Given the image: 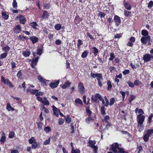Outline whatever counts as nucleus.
Instances as JSON below:
<instances>
[{
	"label": "nucleus",
	"mask_w": 153,
	"mask_h": 153,
	"mask_svg": "<svg viewBox=\"0 0 153 153\" xmlns=\"http://www.w3.org/2000/svg\"><path fill=\"white\" fill-rule=\"evenodd\" d=\"M109 71L111 73H113L114 71H117V70L115 67L112 66H110L109 68Z\"/></svg>",
	"instance_id": "nucleus-40"
},
{
	"label": "nucleus",
	"mask_w": 153,
	"mask_h": 153,
	"mask_svg": "<svg viewBox=\"0 0 153 153\" xmlns=\"http://www.w3.org/2000/svg\"><path fill=\"white\" fill-rule=\"evenodd\" d=\"M11 65V68L12 69H14L16 67V64L15 62L12 61L10 63Z\"/></svg>",
	"instance_id": "nucleus-41"
},
{
	"label": "nucleus",
	"mask_w": 153,
	"mask_h": 153,
	"mask_svg": "<svg viewBox=\"0 0 153 153\" xmlns=\"http://www.w3.org/2000/svg\"><path fill=\"white\" fill-rule=\"evenodd\" d=\"M107 90L110 91L112 88V85H111V82L110 80H109L107 82Z\"/></svg>",
	"instance_id": "nucleus-26"
},
{
	"label": "nucleus",
	"mask_w": 153,
	"mask_h": 153,
	"mask_svg": "<svg viewBox=\"0 0 153 153\" xmlns=\"http://www.w3.org/2000/svg\"><path fill=\"white\" fill-rule=\"evenodd\" d=\"M64 119L62 118H59V125H62L64 123Z\"/></svg>",
	"instance_id": "nucleus-59"
},
{
	"label": "nucleus",
	"mask_w": 153,
	"mask_h": 153,
	"mask_svg": "<svg viewBox=\"0 0 153 153\" xmlns=\"http://www.w3.org/2000/svg\"><path fill=\"white\" fill-rule=\"evenodd\" d=\"M82 44L83 43L82 41L80 39H78V42L77 45L78 48H79L80 46L82 45Z\"/></svg>",
	"instance_id": "nucleus-53"
},
{
	"label": "nucleus",
	"mask_w": 153,
	"mask_h": 153,
	"mask_svg": "<svg viewBox=\"0 0 153 153\" xmlns=\"http://www.w3.org/2000/svg\"><path fill=\"white\" fill-rule=\"evenodd\" d=\"M146 133L150 137L153 134V129H148L146 131Z\"/></svg>",
	"instance_id": "nucleus-35"
},
{
	"label": "nucleus",
	"mask_w": 153,
	"mask_h": 153,
	"mask_svg": "<svg viewBox=\"0 0 153 153\" xmlns=\"http://www.w3.org/2000/svg\"><path fill=\"white\" fill-rule=\"evenodd\" d=\"M49 13L47 11H45L43 13L42 15V18L43 19H47L48 18V16H49Z\"/></svg>",
	"instance_id": "nucleus-32"
},
{
	"label": "nucleus",
	"mask_w": 153,
	"mask_h": 153,
	"mask_svg": "<svg viewBox=\"0 0 153 153\" xmlns=\"http://www.w3.org/2000/svg\"><path fill=\"white\" fill-rule=\"evenodd\" d=\"M22 76L23 74L22 72V70H20L18 72L17 76L19 79H22Z\"/></svg>",
	"instance_id": "nucleus-29"
},
{
	"label": "nucleus",
	"mask_w": 153,
	"mask_h": 153,
	"mask_svg": "<svg viewBox=\"0 0 153 153\" xmlns=\"http://www.w3.org/2000/svg\"><path fill=\"white\" fill-rule=\"evenodd\" d=\"M65 121L67 123H70L71 121V119L69 115H67L66 117L65 118Z\"/></svg>",
	"instance_id": "nucleus-39"
},
{
	"label": "nucleus",
	"mask_w": 153,
	"mask_h": 153,
	"mask_svg": "<svg viewBox=\"0 0 153 153\" xmlns=\"http://www.w3.org/2000/svg\"><path fill=\"white\" fill-rule=\"evenodd\" d=\"M51 140V138L50 137H49L48 139L46 140L43 143V144L44 145H46L49 144L50 143V140Z\"/></svg>",
	"instance_id": "nucleus-52"
},
{
	"label": "nucleus",
	"mask_w": 153,
	"mask_h": 153,
	"mask_svg": "<svg viewBox=\"0 0 153 153\" xmlns=\"http://www.w3.org/2000/svg\"><path fill=\"white\" fill-rule=\"evenodd\" d=\"M36 142V140L34 137H32L30 139L28 140V142L30 144Z\"/></svg>",
	"instance_id": "nucleus-37"
},
{
	"label": "nucleus",
	"mask_w": 153,
	"mask_h": 153,
	"mask_svg": "<svg viewBox=\"0 0 153 153\" xmlns=\"http://www.w3.org/2000/svg\"><path fill=\"white\" fill-rule=\"evenodd\" d=\"M153 117V114H151L148 118V119L147 120V123L148 124H150L152 122V118Z\"/></svg>",
	"instance_id": "nucleus-33"
},
{
	"label": "nucleus",
	"mask_w": 153,
	"mask_h": 153,
	"mask_svg": "<svg viewBox=\"0 0 153 153\" xmlns=\"http://www.w3.org/2000/svg\"><path fill=\"white\" fill-rule=\"evenodd\" d=\"M110 57L109 59L110 61H112L115 58L114 54L113 52H111L109 53Z\"/></svg>",
	"instance_id": "nucleus-42"
},
{
	"label": "nucleus",
	"mask_w": 153,
	"mask_h": 153,
	"mask_svg": "<svg viewBox=\"0 0 153 153\" xmlns=\"http://www.w3.org/2000/svg\"><path fill=\"white\" fill-rule=\"evenodd\" d=\"M149 136L146 133L143 136V139L145 142H147L149 139Z\"/></svg>",
	"instance_id": "nucleus-34"
},
{
	"label": "nucleus",
	"mask_w": 153,
	"mask_h": 153,
	"mask_svg": "<svg viewBox=\"0 0 153 153\" xmlns=\"http://www.w3.org/2000/svg\"><path fill=\"white\" fill-rule=\"evenodd\" d=\"M123 6L126 9L128 10H130L131 9V6L127 3H123Z\"/></svg>",
	"instance_id": "nucleus-28"
},
{
	"label": "nucleus",
	"mask_w": 153,
	"mask_h": 153,
	"mask_svg": "<svg viewBox=\"0 0 153 153\" xmlns=\"http://www.w3.org/2000/svg\"><path fill=\"white\" fill-rule=\"evenodd\" d=\"M42 50L41 49L38 48L37 50L36 53L38 55H40L42 53Z\"/></svg>",
	"instance_id": "nucleus-64"
},
{
	"label": "nucleus",
	"mask_w": 153,
	"mask_h": 153,
	"mask_svg": "<svg viewBox=\"0 0 153 153\" xmlns=\"http://www.w3.org/2000/svg\"><path fill=\"white\" fill-rule=\"evenodd\" d=\"M105 107L104 106H102L100 109L101 114L102 115H105L106 114Z\"/></svg>",
	"instance_id": "nucleus-36"
},
{
	"label": "nucleus",
	"mask_w": 153,
	"mask_h": 153,
	"mask_svg": "<svg viewBox=\"0 0 153 153\" xmlns=\"http://www.w3.org/2000/svg\"><path fill=\"white\" fill-rule=\"evenodd\" d=\"M39 91V90L36 89H30V92L33 95H34L36 94V93H37V92Z\"/></svg>",
	"instance_id": "nucleus-48"
},
{
	"label": "nucleus",
	"mask_w": 153,
	"mask_h": 153,
	"mask_svg": "<svg viewBox=\"0 0 153 153\" xmlns=\"http://www.w3.org/2000/svg\"><path fill=\"white\" fill-rule=\"evenodd\" d=\"M6 140V137L4 133L2 134L0 140V142L2 143H4Z\"/></svg>",
	"instance_id": "nucleus-31"
},
{
	"label": "nucleus",
	"mask_w": 153,
	"mask_h": 153,
	"mask_svg": "<svg viewBox=\"0 0 153 153\" xmlns=\"http://www.w3.org/2000/svg\"><path fill=\"white\" fill-rule=\"evenodd\" d=\"M44 92L41 91H38L35 94L36 97L39 96H42L44 95Z\"/></svg>",
	"instance_id": "nucleus-54"
},
{
	"label": "nucleus",
	"mask_w": 153,
	"mask_h": 153,
	"mask_svg": "<svg viewBox=\"0 0 153 153\" xmlns=\"http://www.w3.org/2000/svg\"><path fill=\"white\" fill-rule=\"evenodd\" d=\"M115 23V25L117 27L120 24L121 20H114Z\"/></svg>",
	"instance_id": "nucleus-57"
},
{
	"label": "nucleus",
	"mask_w": 153,
	"mask_h": 153,
	"mask_svg": "<svg viewBox=\"0 0 153 153\" xmlns=\"http://www.w3.org/2000/svg\"><path fill=\"white\" fill-rule=\"evenodd\" d=\"M12 107L11 106L10 104V102H8L7 104V110L9 111H11V108Z\"/></svg>",
	"instance_id": "nucleus-62"
},
{
	"label": "nucleus",
	"mask_w": 153,
	"mask_h": 153,
	"mask_svg": "<svg viewBox=\"0 0 153 153\" xmlns=\"http://www.w3.org/2000/svg\"><path fill=\"white\" fill-rule=\"evenodd\" d=\"M120 93L122 95L123 98V101L126 96V93L124 91H120Z\"/></svg>",
	"instance_id": "nucleus-58"
},
{
	"label": "nucleus",
	"mask_w": 153,
	"mask_h": 153,
	"mask_svg": "<svg viewBox=\"0 0 153 153\" xmlns=\"http://www.w3.org/2000/svg\"><path fill=\"white\" fill-rule=\"evenodd\" d=\"M134 85L138 86L142 84V82L139 80H136L134 81Z\"/></svg>",
	"instance_id": "nucleus-45"
},
{
	"label": "nucleus",
	"mask_w": 153,
	"mask_h": 153,
	"mask_svg": "<svg viewBox=\"0 0 153 153\" xmlns=\"http://www.w3.org/2000/svg\"><path fill=\"white\" fill-rule=\"evenodd\" d=\"M21 30L20 26L19 25L15 26L13 28V32L16 34L19 33Z\"/></svg>",
	"instance_id": "nucleus-11"
},
{
	"label": "nucleus",
	"mask_w": 153,
	"mask_h": 153,
	"mask_svg": "<svg viewBox=\"0 0 153 153\" xmlns=\"http://www.w3.org/2000/svg\"><path fill=\"white\" fill-rule=\"evenodd\" d=\"M138 111V113L139 114H144V112L142 109H139L138 108H137L135 110V112L137 113Z\"/></svg>",
	"instance_id": "nucleus-30"
},
{
	"label": "nucleus",
	"mask_w": 153,
	"mask_h": 153,
	"mask_svg": "<svg viewBox=\"0 0 153 153\" xmlns=\"http://www.w3.org/2000/svg\"><path fill=\"white\" fill-rule=\"evenodd\" d=\"M110 151H112L113 153H128L123 148L120 147V144L116 142L110 145Z\"/></svg>",
	"instance_id": "nucleus-1"
},
{
	"label": "nucleus",
	"mask_w": 153,
	"mask_h": 153,
	"mask_svg": "<svg viewBox=\"0 0 153 153\" xmlns=\"http://www.w3.org/2000/svg\"><path fill=\"white\" fill-rule=\"evenodd\" d=\"M74 102L75 103L79 104L81 105H83L82 101L79 98L76 99Z\"/></svg>",
	"instance_id": "nucleus-27"
},
{
	"label": "nucleus",
	"mask_w": 153,
	"mask_h": 153,
	"mask_svg": "<svg viewBox=\"0 0 153 153\" xmlns=\"http://www.w3.org/2000/svg\"><path fill=\"white\" fill-rule=\"evenodd\" d=\"M70 129L71 130V131H70V132L71 133H73L74 132V127L73 123H71L70 124Z\"/></svg>",
	"instance_id": "nucleus-60"
},
{
	"label": "nucleus",
	"mask_w": 153,
	"mask_h": 153,
	"mask_svg": "<svg viewBox=\"0 0 153 153\" xmlns=\"http://www.w3.org/2000/svg\"><path fill=\"white\" fill-rule=\"evenodd\" d=\"M127 83L128 84V86L131 88H134V83L133 84L131 81L128 80L127 81Z\"/></svg>",
	"instance_id": "nucleus-44"
},
{
	"label": "nucleus",
	"mask_w": 153,
	"mask_h": 153,
	"mask_svg": "<svg viewBox=\"0 0 153 153\" xmlns=\"http://www.w3.org/2000/svg\"><path fill=\"white\" fill-rule=\"evenodd\" d=\"M30 39L31 41L33 44L36 43L39 41L38 38L34 36L30 37Z\"/></svg>",
	"instance_id": "nucleus-15"
},
{
	"label": "nucleus",
	"mask_w": 153,
	"mask_h": 153,
	"mask_svg": "<svg viewBox=\"0 0 153 153\" xmlns=\"http://www.w3.org/2000/svg\"><path fill=\"white\" fill-rule=\"evenodd\" d=\"M130 97L129 98V103L128 104H131V102L135 99V97L133 95H131Z\"/></svg>",
	"instance_id": "nucleus-38"
},
{
	"label": "nucleus",
	"mask_w": 153,
	"mask_h": 153,
	"mask_svg": "<svg viewBox=\"0 0 153 153\" xmlns=\"http://www.w3.org/2000/svg\"><path fill=\"white\" fill-rule=\"evenodd\" d=\"M143 59L144 60V62H146L150 61V54L149 53H146L144 55Z\"/></svg>",
	"instance_id": "nucleus-12"
},
{
	"label": "nucleus",
	"mask_w": 153,
	"mask_h": 153,
	"mask_svg": "<svg viewBox=\"0 0 153 153\" xmlns=\"http://www.w3.org/2000/svg\"><path fill=\"white\" fill-rule=\"evenodd\" d=\"M39 58V57L37 56L35 59H32V63L30 64V65L32 68H35V66L34 64L35 65V66L37 65Z\"/></svg>",
	"instance_id": "nucleus-10"
},
{
	"label": "nucleus",
	"mask_w": 153,
	"mask_h": 153,
	"mask_svg": "<svg viewBox=\"0 0 153 153\" xmlns=\"http://www.w3.org/2000/svg\"><path fill=\"white\" fill-rule=\"evenodd\" d=\"M71 84V83L69 81L67 80L65 82L64 84L62 85V87L63 89H65L68 86H70Z\"/></svg>",
	"instance_id": "nucleus-16"
},
{
	"label": "nucleus",
	"mask_w": 153,
	"mask_h": 153,
	"mask_svg": "<svg viewBox=\"0 0 153 153\" xmlns=\"http://www.w3.org/2000/svg\"><path fill=\"white\" fill-rule=\"evenodd\" d=\"M52 107L54 114L56 117L58 116H59L58 113L59 112H60V110L58 109L54 105H53Z\"/></svg>",
	"instance_id": "nucleus-13"
},
{
	"label": "nucleus",
	"mask_w": 153,
	"mask_h": 153,
	"mask_svg": "<svg viewBox=\"0 0 153 153\" xmlns=\"http://www.w3.org/2000/svg\"><path fill=\"white\" fill-rule=\"evenodd\" d=\"M124 14L126 16L130 17L131 16V12H129L128 11H125L124 12Z\"/></svg>",
	"instance_id": "nucleus-63"
},
{
	"label": "nucleus",
	"mask_w": 153,
	"mask_h": 153,
	"mask_svg": "<svg viewBox=\"0 0 153 153\" xmlns=\"http://www.w3.org/2000/svg\"><path fill=\"white\" fill-rule=\"evenodd\" d=\"M94 120L92 117L90 116L86 118L85 121L86 123H89L90 121L91 120L93 121Z\"/></svg>",
	"instance_id": "nucleus-43"
},
{
	"label": "nucleus",
	"mask_w": 153,
	"mask_h": 153,
	"mask_svg": "<svg viewBox=\"0 0 153 153\" xmlns=\"http://www.w3.org/2000/svg\"><path fill=\"white\" fill-rule=\"evenodd\" d=\"M1 81L2 83L6 84L10 88H13L14 87L13 84L8 79H5L2 76H1Z\"/></svg>",
	"instance_id": "nucleus-5"
},
{
	"label": "nucleus",
	"mask_w": 153,
	"mask_h": 153,
	"mask_svg": "<svg viewBox=\"0 0 153 153\" xmlns=\"http://www.w3.org/2000/svg\"><path fill=\"white\" fill-rule=\"evenodd\" d=\"M137 127L140 131H143L144 128L143 123L144 122L145 116L143 114H139L137 117Z\"/></svg>",
	"instance_id": "nucleus-2"
},
{
	"label": "nucleus",
	"mask_w": 153,
	"mask_h": 153,
	"mask_svg": "<svg viewBox=\"0 0 153 153\" xmlns=\"http://www.w3.org/2000/svg\"><path fill=\"white\" fill-rule=\"evenodd\" d=\"M90 75L93 78H95L97 77L98 84L100 87H101L102 85L101 81V79H102V74L101 73H94L91 72Z\"/></svg>",
	"instance_id": "nucleus-3"
},
{
	"label": "nucleus",
	"mask_w": 153,
	"mask_h": 153,
	"mask_svg": "<svg viewBox=\"0 0 153 153\" xmlns=\"http://www.w3.org/2000/svg\"><path fill=\"white\" fill-rule=\"evenodd\" d=\"M23 56L25 57L29 56L31 54V53L28 50L23 51L22 53Z\"/></svg>",
	"instance_id": "nucleus-18"
},
{
	"label": "nucleus",
	"mask_w": 153,
	"mask_h": 153,
	"mask_svg": "<svg viewBox=\"0 0 153 153\" xmlns=\"http://www.w3.org/2000/svg\"><path fill=\"white\" fill-rule=\"evenodd\" d=\"M13 8L16 9L17 7V4L16 0H13L12 3Z\"/></svg>",
	"instance_id": "nucleus-51"
},
{
	"label": "nucleus",
	"mask_w": 153,
	"mask_h": 153,
	"mask_svg": "<svg viewBox=\"0 0 153 153\" xmlns=\"http://www.w3.org/2000/svg\"><path fill=\"white\" fill-rule=\"evenodd\" d=\"M59 82V80H54L53 82H51L49 84V86L52 88H54L57 87Z\"/></svg>",
	"instance_id": "nucleus-9"
},
{
	"label": "nucleus",
	"mask_w": 153,
	"mask_h": 153,
	"mask_svg": "<svg viewBox=\"0 0 153 153\" xmlns=\"http://www.w3.org/2000/svg\"><path fill=\"white\" fill-rule=\"evenodd\" d=\"M42 103L45 105H49L50 104L48 100L43 101Z\"/></svg>",
	"instance_id": "nucleus-61"
},
{
	"label": "nucleus",
	"mask_w": 153,
	"mask_h": 153,
	"mask_svg": "<svg viewBox=\"0 0 153 153\" xmlns=\"http://www.w3.org/2000/svg\"><path fill=\"white\" fill-rule=\"evenodd\" d=\"M88 52L86 50H85L81 54V56L83 58H85L87 57L88 54Z\"/></svg>",
	"instance_id": "nucleus-22"
},
{
	"label": "nucleus",
	"mask_w": 153,
	"mask_h": 153,
	"mask_svg": "<svg viewBox=\"0 0 153 153\" xmlns=\"http://www.w3.org/2000/svg\"><path fill=\"white\" fill-rule=\"evenodd\" d=\"M10 48L8 46H6L2 48V50L5 51V52L8 53V51L10 50Z\"/></svg>",
	"instance_id": "nucleus-47"
},
{
	"label": "nucleus",
	"mask_w": 153,
	"mask_h": 153,
	"mask_svg": "<svg viewBox=\"0 0 153 153\" xmlns=\"http://www.w3.org/2000/svg\"><path fill=\"white\" fill-rule=\"evenodd\" d=\"M7 53L5 52L2 53L0 56V59H2L5 58L7 55Z\"/></svg>",
	"instance_id": "nucleus-46"
},
{
	"label": "nucleus",
	"mask_w": 153,
	"mask_h": 153,
	"mask_svg": "<svg viewBox=\"0 0 153 153\" xmlns=\"http://www.w3.org/2000/svg\"><path fill=\"white\" fill-rule=\"evenodd\" d=\"M101 95L99 93H96L95 95H92L91 97V101L92 103H98L99 102L98 99L100 100Z\"/></svg>",
	"instance_id": "nucleus-6"
},
{
	"label": "nucleus",
	"mask_w": 153,
	"mask_h": 153,
	"mask_svg": "<svg viewBox=\"0 0 153 153\" xmlns=\"http://www.w3.org/2000/svg\"><path fill=\"white\" fill-rule=\"evenodd\" d=\"M2 15L3 18L4 19H7L8 18V15L5 13H2Z\"/></svg>",
	"instance_id": "nucleus-56"
},
{
	"label": "nucleus",
	"mask_w": 153,
	"mask_h": 153,
	"mask_svg": "<svg viewBox=\"0 0 153 153\" xmlns=\"http://www.w3.org/2000/svg\"><path fill=\"white\" fill-rule=\"evenodd\" d=\"M115 102V100L114 98H112L110 99V100L109 105L110 106L112 105Z\"/></svg>",
	"instance_id": "nucleus-55"
},
{
	"label": "nucleus",
	"mask_w": 153,
	"mask_h": 153,
	"mask_svg": "<svg viewBox=\"0 0 153 153\" xmlns=\"http://www.w3.org/2000/svg\"><path fill=\"white\" fill-rule=\"evenodd\" d=\"M39 143L36 141L32 145L31 148L33 149H36L37 147L40 146Z\"/></svg>",
	"instance_id": "nucleus-24"
},
{
	"label": "nucleus",
	"mask_w": 153,
	"mask_h": 153,
	"mask_svg": "<svg viewBox=\"0 0 153 153\" xmlns=\"http://www.w3.org/2000/svg\"><path fill=\"white\" fill-rule=\"evenodd\" d=\"M55 29L59 30L61 28V26L60 24H57L54 26Z\"/></svg>",
	"instance_id": "nucleus-49"
},
{
	"label": "nucleus",
	"mask_w": 153,
	"mask_h": 153,
	"mask_svg": "<svg viewBox=\"0 0 153 153\" xmlns=\"http://www.w3.org/2000/svg\"><path fill=\"white\" fill-rule=\"evenodd\" d=\"M96 142L95 140H89L88 141V146L90 147L93 149V152L94 153H97L98 149V147L95 146Z\"/></svg>",
	"instance_id": "nucleus-4"
},
{
	"label": "nucleus",
	"mask_w": 153,
	"mask_h": 153,
	"mask_svg": "<svg viewBox=\"0 0 153 153\" xmlns=\"http://www.w3.org/2000/svg\"><path fill=\"white\" fill-rule=\"evenodd\" d=\"M150 36H147L142 37L140 39V41L142 43L143 45H146L147 42H149L150 39Z\"/></svg>",
	"instance_id": "nucleus-8"
},
{
	"label": "nucleus",
	"mask_w": 153,
	"mask_h": 153,
	"mask_svg": "<svg viewBox=\"0 0 153 153\" xmlns=\"http://www.w3.org/2000/svg\"><path fill=\"white\" fill-rule=\"evenodd\" d=\"M71 145L72 148L71 153H80V151L79 149H76L75 150L74 149V147L73 146V143L71 142Z\"/></svg>",
	"instance_id": "nucleus-14"
},
{
	"label": "nucleus",
	"mask_w": 153,
	"mask_h": 153,
	"mask_svg": "<svg viewBox=\"0 0 153 153\" xmlns=\"http://www.w3.org/2000/svg\"><path fill=\"white\" fill-rule=\"evenodd\" d=\"M30 25L31 26L33 29H38L36 27L39 26V25L37 24L36 22H33L30 23Z\"/></svg>",
	"instance_id": "nucleus-21"
},
{
	"label": "nucleus",
	"mask_w": 153,
	"mask_h": 153,
	"mask_svg": "<svg viewBox=\"0 0 153 153\" xmlns=\"http://www.w3.org/2000/svg\"><path fill=\"white\" fill-rule=\"evenodd\" d=\"M86 111L87 115L89 116H91L92 114V111L90 110V106H87L86 107Z\"/></svg>",
	"instance_id": "nucleus-20"
},
{
	"label": "nucleus",
	"mask_w": 153,
	"mask_h": 153,
	"mask_svg": "<svg viewBox=\"0 0 153 153\" xmlns=\"http://www.w3.org/2000/svg\"><path fill=\"white\" fill-rule=\"evenodd\" d=\"M38 78L40 82L42 83V84L46 85H47V83L45 81H46V79H44L40 76H38Z\"/></svg>",
	"instance_id": "nucleus-17"
},
{
	"label": "nucleus",
	"mask_w": 153,
	"mask_h": 153,
	"mask_svg": "<svg viewBox=\"0 0 153 153\" xmlns=\"http://www.w3.org/2000/svg\"><path fill=\"white\" fill-rule=\"evenodd\" d=\"M36 123L37 124L39 130H41L42 129V126L43 124L42 122L41 121H38L36 122Z\"/></svg>",
	"instance_id": "nucleus-19"
},
{
	"label": "nucleus",
	"mask_w": 153,
	"mask_h": 153,
	"mask_svg": "<svg viewBox=\"0 0 153 153\" xmlns=\"http://www.w3.org/2000/svg\"><path fill=\"white\" fill-rule=\"evenodd\" d=\"M78 88L80 93L83 95L85 93V88L82 83L80 82L78 84Z\"/></svg>",
	"instance_id": "nucleus-7"
},
{
	"label": "nucleus",
	"mask_w": 153,
	"mask_h": 153,
	"mask_svg": "<svg viewBox=\"0 0 153 153\" xmlns=\"http://www.w3.org/2000/svg\"><path fill=\"white\" fill-rule=\"evenodd\" d=\"M141 33L142 35L143 36V37L147 36H149L148 31L146 30H142L141 31Z\"/></svg>",
	"instance_id": "nucleus-23"
},
{
	"label": "nucleus",
	"mask_w": 153,
	"mask_h": 153,
	"mask_svg": "<svg viewBox=\"0 0 153 153\" xmlns=\"http://www.w3.org/2000/svg\"><path fill=\"white\" fill-rule=\"evenodd\" d=\"M44 131L47 133H48L51 130V127L49 126L45 127L44 128Z\"/></svg>",
	"instance_id": "nucleus-50"
},
{
	"label": "nucleus",
	"mask_w": 153,
	"mask_h": 153,
	"mask_svg": "<svg viewBox=\"0 0 153 153\" xmlns=\"http://www.w3.org/2000/svg\"><path fill=\"white\" fill-rule=\"evenodd\" d=\"M92 49H93V53H94V56H96L98 53V49L95 47H92Z\"/></svg>",
	"instance_id": "nucleus-25"
}]
</instances>
